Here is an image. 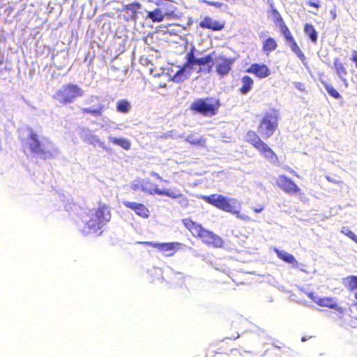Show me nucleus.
<instances>
[{"instance_id": "1", "label": "nucleus", "mask_w": 357, "mask_h": 357, "mask_svg": "<svg viewBox=\"0 0 357 357\" xmlns=\"http://www.w3.org/2000/svg\"><path fill=\"white\" fill-rule=\"evenodd\" d=\"M111 219L109 207L100 204L96 210H93L83 218L85 226L82 228V233L85 234L95 233L101 229Z\"/></svg>"}, {"instance_id": "2", "label": "nucleus", "mask_w": 357, "mask_h": 357, "mask_svg": "<svg viewBox=\"0 0 357 357\" xmlns=\"http://www.w3.org/2000/svg\"><path fill=\"white\" fill-rule=\"evenodd\" d=\"M186 228L190 231L194 236H199L202 241L215 248L223 246V240L213 232L203 228L200 225L196 224L190 220H183Z\"/></svg>"}, {"instance_id": "3", "label": "nucleus", "mask_w": 357, "mask_h": 357, "mask_svg": "<svg viewBox=\"0 0 357 357\" xmlns=\"http://www.w3.org/2000/svg\"><path fill=\"white\" fill-rule=\"evenodd\" d=\"M29 146L32 152L40 154L43 158H50L58 155V148L49 139L39 140L36 134L31 132L29 138Z\"/></svg>"}, {"instance_id": "4", "label": "nucleus", "mask_w": 357, "mask_h": 357, "mask_svg": "<svg viewBox=\"0 0 357 357\" xmlns=\"http://www.w3.org/2000/svg\"><path fill=\"white\" fill-rule=\"evenodd\" d=\"M202 199L216 208L229 213H237L238 201L234 198H227L223 195L213 194L203 195Z\"/></svg>"}, {"instance_id": "5", "label": "nucleus", "mask_w": 357, "mask_h": 357, "mask_svg": "<svg viewBox=\"0 0 357 357\" xmlns=\"http://www.w3.org/2000/svg\"><path fill=\"white\" fill-rule=\"evenodd\" d=\"M84 95V90L79 86L68 84L62 86L55 93L54 98L60 103L67 105L73 102L77 98Z\"/></svg>"}, {"instance_id": "6", "label": "nucleus", "mask_w": 357, "mask_h": 357, "mask_svg": "<svg viewBox=\"0 0 357 357\" xmlns=\"http://www.w3.org/2000/svg\"><path fill=\"white\" fill-rule=\"evenodd\" d=\"M279 112L271 109L266 112L258 128V132L264 138H268L273 135L278 127Z\"/></svg>"}, {"instance_id": "7", "label": "nucleus", "mask_w": 357, "mask_h": 357, "mask_svg": "<svg viewBox=\"0 0 357 357\" xmlns=\"http://www.w3.org/2000/svg\"><path fill=\"white\" fill-rule=\"evenodd\" d=\"M219 106V100L213 98H206L195 100L190 108L205 116H212L216 114Z\"/></svg>"}, {"instance_id": "8", "label": "nucleus", "mask_w": 357, "mask_h": 357, "mask_svg": "<svg viewBox=\"0 0 357 357\" xmlns=\"http://www.w3.org/2000/svg\"><path fill=\"white\" fill-rule=\"evenodd\" d=\"M308 297L312 299L315 303L321 306L327 307L335 310L337 312L342 314L344 311L342 307L337 304V300L333 297H324L321 298L319 296L314 295L313 293H308Z\"/></svg>"}, {"instance_id": "9", "label": "nucleus", "mask_w": 357, "mask_h": 357, "mask_svg": "<svg viewBox=\"0 0 357 357\" xmlns=\"http://www.w3.org/2000/svg\"><path fill=\"white\" fill-rule=\"evenodd\" d=\"M233 63V59L226 58L225 56L215 52V59L213 61V66H215L219 75L224 76L229 72Z\"/></svg>"}, {"instance_id": "10", "label": "nucleus", "mask_w": 357, "mask_h": 357, "mask_svg": "<svg viewBox=\"0 0 357 357\" xmlns=\"http://www.w3.org/2000/svg\"><path fill=\"white\" fill-rule=\"evenodd\" d=\"M80 137L82 140L93 146H98L104 150H107L105 143L101 141L99 137L95 135L93 131L89 128H82L80 129Z\"/></svg>"}, {"instance_id": "11", "label": "nucleus", "mask_w": 357, "mask_h": 357, "mask_svg": "<svg viewBox=\"0 0 357 357\" xmlns=\"http://www.w3.org/2000/svg\"><path fill=\"white\" fill-rule=\"evenodd\" d=\"M144 244L149 245L166 253L167 256H172L181 246L178 242L155 243L153 242H144Z\"/></svg>"}, {"instance_id": "12", "label": "nucleus", "mask_w": 357, "mask_h": 357, "mask_svg": "<svg viewBox=\"0 0 357 357\" xmlns=\"http://www.w3.org/2000/svg\"><path fill=\"white\" fill-rule=\"evenodd\" d=\"M277 185L283 191L289 194H295L300 191L298 185L284 176H279L276 181Z\"/></svg>"}, {"instance_id": "13", "label": "nucleus", "mask_w": 357, "mask_h": 357, "mask_svg": "<svg viewBox=\"0 0 357 357\" xmlns=\"http://www.w3.org/2000/svg\"><path fill=\"white\" fill-rule=\"evenodd\" d=\"M187 59H188V57H187ZM192 68L189 59H188L186 63L174 75L173 77L174 82H181L189 78L193 73Z\"/></svg>"}, {"instance_id": "14", "label": "nucleus", "mask_w": 357, "mask_h": 357, "mask_svg": "<svg viewBox=\"0 0 357 357\" xmlns=\"http://www.w3.org/2000/svg\"><path fill=\"white\" fill-rule=\"evenodd\" d=\"M122 203L126 207L132 209L136 214L142 218H146L149 216V211L142 204L129 202L127 200H123Z\"/></svg>"}, {"instance_id": "15", "label": "nucleus", "mask_w": 357, "mask_h": 357, "mask_svg": "<svg viewBox=\"0 0 357 357\" xmlns=\"http://www.w3.org/2000/svg\"><path fill=\"white\" fill-rule=\"evenodd\" d=\"M214 59H215V52H211L205 57L196 58V63L198 66L202 67L203 71L209 73L213 67Z\"/></svg>"}, {"instance_id": "16", "label": "nucleus", "mask_w": 357, "mask_h": 357, "mask_svg": "<svg viewBox=\"0 0 357 357\" xmlns=\"http://www.w3.org/2000/svg\"><path fill=\"white\" fill-rule=\"evenodd\" d=\"M248 72L254 73L256 76L260 78H265L271 74L270 70L264 64H252L248 69Z\"/></svg>"}, {"instance_id": "17", "label": "nucleus", "mask_w": 357, "mask_h": 357, "mask_svg": "<svg viewBox=\"0 0 357 357\" xmlns=\"http://www.w3.org/2000/svg\"><path fill=\"white\" fill-rule=\"evenodd\" d=\"M199 26L204 29L220 31L224 27V24L219 21H216L210 17H206L200 22Z\"/></svg>"}, {"instance_id": "18", "label": "nucleus", "mask_w": 357, "mask_h": 357, "mask_svg": "<svg viewBox=\"0 0 357 357\" xmlns=\"http://www.w3.org/2000/svg\"><path fill=\"white\" fill-rule=\"evenodd\" d=\"M258 151L271 162L275 163L277 162L278 158L275 153L266 143L261 145Z\"/></svg>"}, {"instance_id": "19", "label": "nucleus", "mask_w": 357, "mask_h": 357, "mask_svg": "<svg viewBox=\"0 0 357 357\" xmlns=\"http://www.w3.org/2000/svg\"><path fill=\"white\" fill-rule=\"evenodd\" d=\"M275 252L280 259L292 264L294 267H298V263L292 255L283 250L280 251L276 248L275 249Z\"/></svg>"}, {"instance_id": "20", "label": "nucleus", "mask_w": 357, "mask_h": 357, "mask_svg": "<svg viewBox=\"0 0 357 357\" xmlns=\"http://www.w3.org/2000/svg\"><path fill=\"white\" fill-rule=\"evenodd\" d=\"M333 64L338 77L344 82L345 86H347L348 84L347 80L346 79V75L347 73L344 65L337 59H335Z\"/></svg>"}, {"instance_id": "21", "label": "nucleus", "mask_w": 357, "mask_h": 357, "mask_svg": "<svg viewBox=\"0 0 357 357\" xmlns=\"http://www.w3.org/2000/svg\"><path fill=\"white\" fill-rule=\"evenodd\" d=\"M108 140L112 144L121 146L125 150H129L131 147L130 141L123 137H115L112 136L108 137Z\"/></svg>"}, {"instance_id": "22", "label": "nucleus", "mask_w": 357, "mask_h": 357, "mask_svg": "<svg viewBox=\"0 0 357 357\" xmlns=\"http://www.w3.org/2000/svg\"><path fill=\"white\" fill-rule=\"evenodd\" d=\"M246 139L251 143L257 149H259L264 142L261 140L259 136L253 131H248L246 135Z\"/></svg>"}, {"instance_id": "23", "label": "nucleus", "mask_w": 357, "mask_h": 357, "mask_svg": "<svg viewBox=\"0 0 357 357\" xmlns=\"http://www.w3.org/2000/svg\"><path fill=\"white\" fill-rule=\"evenodd\" d=\"M157 195H166L171 198L176 199H183V204L187 205L188 204V199L185 196L178 193L176 191L170 190H160V192H157Z\"/></svg>"}, {"instance_id": "24", "label": "nucleus", "mask_w": 357, "mask_h": 357, "mask_svg": "<svg viewBox=\"0 0 357 357\" xmlns=\"http://www.w3.org/2000/svg\"><path fill=\"white\" fill-rule=\"evenodd\" d=\"M132 108L130 102L126 99L119 100L116 102V111L123 113H128Z\"/></svg>"}, {"instance_id": "25", "label": "nucleus", "mask_w": 357, "mask_h": 357, "mask_svg": "<svg viewBox=\"0 0 357 357\" xmlns=\"http://www.w3.org/2000/svg\"><path fill=\"white\" fill-rule=\"evenodd\" d=\"M277 46L278 45L276 41L272 38H268V39L265 40L263 43V50L267 54H268L269 52H271L273 50H275Z\"/></svg>"}, {"instance_id": "26", "label": "nucleus", "mask_w": 357, "mask_h": 357, "mask_svg": "<svg viewBox=\"0 0 357 357\" xmlns=\"http://www.w3.org/2000/svg\"><path fill=\"white\" fill-rule=\"evenodd\" d=\"M104 109V106L102 105H94L91 107H86L82 109V112L83 114L89 113L96 116L97 115H101Z\"/></svg>"}, {"instance_id": "27", "label": "nucleus", "mask_w": 357, "mask_h": 357, "mask_svg": "<svg viewBox=\"0 0 357 357\" xmlns=\"http://www.w3.org/2000/svg\"><path fill=\"white\" fill-rule=\"evenodd\" d=\"M144 192L150 195L157 194V192H160V190L158 188L155 184L150 182L149 179L144 180Z\"/></svg>"}, {"instance_id": "28", "label": "nucleus", "mask_w": 357, "mask_h": 357, "mask_svg": "<svg viewBox=\"0 0 357 357\" xmlns=\"http://www.w3.org/2000/svg\"><path fill=\"white\" fill-rule=\"evenodd\" d=\"M242 87L241 91L242 93H247L252 87L253 80L248 76H244L242 78Z\"/></svg>"}, {"instance_id": "29", "label": "nucleus", "mask_w": 357, "mask_h": 357, "mask_svg": "<svg viewBox=\"0 0 357 357\" xmlns=\"http://www.w3.org/2000/svg\"><path fill=\"white\" fill-rule=\"evenodd\" d=\"M187 57H188L189 62L190 63V66L192 67V70L193 73L195 72L196 73H199L201 71H203L202 70V67H200L196 63V57L195 56V55H194L192 52H191L190 53L188 54Z\"/></svg>"}, {"instance_id": "30", "label": "nucleus", "mask_w": 357, "mask_h": 357, "mask_svg": "<svg viewBox=\"0 0 357 357\" xmlns=\"http://www.w3.org/2000/svg\"><path fill=\"white\" fill-rule=\"evenodd\" d=\"M304 31H305V34H307L309 36V38L313 43L317 42V33L312 25L308 24H306L305 26Z\"/></svg>"}, {"instance_id": "31", "label": "nucleus", "mask_w": 357, "mask_h": 357, "mask_svg": "<svg viewBox=\"0 0 357 357\" xmlns=\"http://www.w3.org/2000/svg\"><path fill=\"white\" fill-rule=\"evenodd\" d=\"M188 142L191 144L199 145L204 146L206 142L202 137H198L195 135H190L185 139Z\"/></svg>"}, {"instance_id": "32", "label": "nucleus", "mask_w": 357, "mask_h": 357, "mask_svg": "<svg viewBox=\"0 0 357 357\" xmlns=\"http://www.w3.org/2000/svg\"><path fill=\"white\" fill-rule=\"evenodd\" d=\"M344 282L351 291L357 290V276H349L344 279Z\"/></svg>"}, {"instance_id": "33", "label": "nucleus", "mask_w": 357, "mask_h": 357, "mask_svg": "<svg viewBox=\"0 0 357 357\" xmlns=\"http://www.w3.org/2000/svg\"><path fill=\"white\" fill-rule=\"evenodd\" d=\"M148 17L151 19L152 21L158 22H162L164 19L162 12L159 9H155L152 12H149Z\"/></svg>"}, {"instance_id": "34", "label": "nucleus", "mask_w": 357, "mask_h": 357, "mask_svg": "<svg viewBox=\"0 0 357 357\" xmlns=\"http://www.w3.org/2000/svg\"><path fill=\"white\" fill-rule=\"evenodd\" d=\"M288 45L290 47L291 50L298 56V57L301 60L303 61L305 59V56L301 52L300 47L298 46L295 40L291 41V43H288Z\"/></svg>"}, {"instance_id": "35", "label": "nucleus", "mask_w": 357, "mask_h": 357, "mask_svg": "<svg viewBox=\"0 0 357 357\" xmlns=\"http://www.w3.org/2000/svg\"><path fill=\"white\" fill-rule=\"evenodd\" d=\"M324 87L327 92L333 98H339L340 97V93L333 87L330 84H324Z\"/></svg>"}, {"instance_id": "36", "label": "nucleus", "mask_w": 357, "mask_h": 357, "mask_svg": "<svg viewBox=\"0 0 357 357\" xmlns=\"http://www.w3.org/2000/svg\"><path fill=\"white\" fill-rule=\"evenodd\" d=\"M281 31L284 38H286L287 44L294 40L290 31L285 25L281 27Z\"/></svg>"}, {"instance_id": "37", "label": "nucleus", "mask_w": 357, "mask_h": 357, "mask_svg": "<svg viewBox=\"0 0 357 357\" xmlns=\"http://www.w3.org/2000/svg\"><path fill=\"white\" fill-rule=\"evenodd\" d=\"M144 180H135L131 184V188L133 190H141L144 192Z\"/></svg>"}, {"instance_id": "38", "label": "nucleus", "mask_w": 357, "mask_h": 357, "mask_svg": "<svg viewBox=\"0 0 357 357\" xmlns=\"http://www.w3.org/2000/svg\"><path fill=\"white\" fill-rule=\"evenodd\" d=\"M240 209H241V204L238 202V212L237 213H231L232 214L236 215L237 218H239L244 221H250L251 220L250 218L245 214H241L240 213Z\"/></svg>"}, {"instance_id": "39", "label": "nucleus", "mask_w": 357, "mask_h": 357, "mask_svg": "<svg viewBox=\"0 0 357 357\" xmlns=\"http://www.w3.org/2000/svg\"><path fill=\"white\" fill-rule=\"evenodd\" d=\"M341 232L351 238L353 241H354L357 236L353 231H351L348 227H346L342 228Z\"/></svg>"}, {"instance_id": "40", "label": "nucleus", "mask_w": 357, "mask_h": 357, "mask_svg": "<svg viewBox=\"0 0 357 357\" xmlns=\"http://www.w3.org/2000/svg\"><path fill=\"white\" fill-rule=\"evenodd\" d=\"M141 8V4L139 3H133L126 6V9L135 13L137 10Z\"/></svg>"}, {"instance_id": "41", "label": "nucleus", "mask_w": 357, "mask_h": 357, "mask_svg": "<svg viewBox=\"0 0 357 357\" xmlns=\"http://www.w3.org/2000/svg\"><path fill=\"white\" fill-rule=\"evenodd\" d=\"M203 2H204L205 3L209 5V6H215V7H218V8H220L222 6V3H220V2H218V1H207V0H204Z\"/></svg>"}, {"instance_id": "42", "label": "nucleus", "mask_w": 357, "mask_h": 357, "mask_svg": "<svg viewBox=\"0 0 357 357\" xmlns=\"http://www.w3.org/2000/svg\"><path fill=\"white\" fill-rule=\"evenodd\" d=\"M294 86L296 89L301 91H303L305 89V84L302 82H294Z\"/></svg>"}, {"instance_id": "43", "label": "nucleus", "mask_w": 357, "mask_h": 357, "mask_svg": "<svg viewBox=\"0 0 357 357\" xmlns=\"http://www.w3.org/2000/svg\"><path fill=\"white\" fill-rule=\"evenodd\" d=\"M151 174V176L155 177V178H156L157 179H158V180L163 181H165V182H167V181L163 180V179L161 178V176H160L158 173H156V172H151V174Z\"/></svg>"}, {"instance_id": "44", "label": "nucleus", "mask_w": 357, "mask_h": 357, "mask_svg": "<svg viewBox=\"0 0 357 357\" xmlns=\"http://www.w3.org/2000/svg\"><path fill=\"white\" fill-rule=\"evenodd\" d=\"M309 5L312 6H314L315 8H319L320 7V4L319 3V2L314 3V2L310 1L309 2Z\"/></svg>"}, {"instance_id": "45", "label": "nucleus", "mask_w": 357, "mask_h": 357, "mask_svg": "<svg viewBox=\"0 0 357 357\" xmlns=\"http://www.w3.org/2000/svg\"><path fill=\"white\" fill-rule=\"evenodd\" d=\"M351 60L355 63L357 62V52H354V53L353 54Z\"/></svg>"}, {"instance_id": "46", "label": "nucleus", "mask_w": 357, "mask_h": 357, "mask_svg": "<svg viewBox=\"0 0 357 357\" xmlns=\"http://www.w3.org/2000/svg\"><path fill=\"white\" fill-rule=\"evenodd\" d=\"M179 204H181V205L183 206H185V204H183V199H179Z\"/></svg>"}, {"instance_id": "47", "label": "nucleus", "mask_w": 357, "mask_h": 357, "mask_svg": "<svg viewBox=\"0 0 357 357\" xmlns=\"http://www.w3.org/2000/svg\"><path fill=\"white\" fill-rule=\"evenodd\" d=\"M261 211H262V208H259V209H258V208H255V212H257V213H259V212H261Z\"/></svg>"}, {"instance_id": "48", "label": "nucleus", "mask_w": 357, "mask_h": 357, "mask_svg": "<svg viewBox=\"0 0 357 357\" xmlns=\"http://www.w3.org/2000/svg\"><path fill=\"white\" fill-rule=\"evenodd\" d=\"M327 180L331 181V182H333V183H335L334 181H333V179H331L330 177H326Z\"/></svg>"}, {"instance_id": "49", "label": "nucleus", "mask_w": 357, "mask_h": 357, "mask_svg": "<svg viewBox=\"0 0 357 357\" xmlns=\"http://www.w3.org/2000/svg\"><path fill=\"white\" fill-rule=\"evenodd\" d=\"M290 172L295 174H296V176H298V174H296V172H294V170H291V171H290Z\"/></svg>"}, {"instance_id": "50", "label": "nucleus", "mask_w": 357, "mask_h": 357, "mask_svg": "<svg viewBox=\"0 0 357 357\" xmlns=\"http://www.w3.org/2000/svg\"><path fill=\"white\" fill-rule=\"evenodd\" d=\"M93 98H94V97H93V96H92V97H91V98H90L91 102H92V101H93Z\"/></svg>"}, {"instance_id": "51", "label": "nucleus", "mask_w": 357, "mask_h": 357, "mask_svg": "<svg viewBox=\"0 0 357 357\" xmlns=\"http://www.w3.org/2000/svg\"><path fill=\"white\" fill-rule=\"evenodd\" d=\"M355 298L357 299V291L355 294Z\"/></svg>"}, {"instance_id": "52", "label": "nucleus", "mask_w": 357, "mask_h": 357, "mask_svg": "<svg viewBox=\"0 0 357 357\" xmlns=\"http://www.w3.org/2000/svg\"><path fill=\"white\" fill-rule=\"evenodd\" d=\"M354 241L357 243V236H356V238L354 239Z\"/></svg>"}, {"instance_id": "53", "label": "nucleus", "mask_w": 357, "mask_h": 357, "mask_svg": "<svg viewBox=\"0 0 357 357\" xmlns=\"http://www.w3.org/2000/svg\"><path fill=\"white\" fill-rule=\"evenodd\" d=\"M302 341H305V339L304 337H303Z\"/></svg>"}, {"instance_id": "54", "label": "nucleus", "mask_w": 357, "mask_h": 357, "mask_svg": "<svg viewBox=\"0 0 357 357\" xmlns=\"http://www.w3.org/2000/svg\"><path fill=\"white\" fill-rule=\"evenodd\" d=\"M356 68H357V62H356Z\"/></svg>"}, {"instance_id": "55", "label": "nucleus", "mask_w": 357, "mask_h": 357, "mask_svg": "<svg viewBox=\"0 0 357 357\" xmlns=\"http://www.w3.org/2000/svg\"><path fill=\"white\" fill-rule=\"evenodd\" d=\"M1 63H2V61H0V64H1Z\"/></svg>"}]
</instances>
